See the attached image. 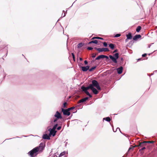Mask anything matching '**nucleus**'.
<instances>
[{
	"mask_svg": "<svg viewBox=\"0 0 157 157\" xmlns=\"http://www.w3.org/2000/svg\"><path fill=\"white\" fill-rule=\"evenodd\" d=\"M126 36L127 39L129 40L131 39L132 37L131 33H129L128 34L126 35Z\"/></svg>",
	"mask_w": 157,
	"mask_h": 157,
	"instance_id": "16",
	"label": "nucleus"
},
{
	"mask_svg": "<svg viewBox=\"0 0 157 157\" xmlns=\"http://www.w3.org/2000/svg\"><path fill=\"white\" fill-rule=\"evenodd\" d=\"M61 128V126H59L57 128V129L58 130H60Z\"/></svg>",
	"mask_w": 157,
	"mask_h": 157,
	"instance_id": "41",
	"label": "nucleus"
},
{
	"mask_svg": "<svg viewBox=\"0 0 157 157\" xmlns=\"http://www.w3.org/2000/svg\"><path fill=\"white\" fill-rule=\"evenodd\" d=\"M58 119H57V118L56 117V118L54 119L53 121L54 122H55L57 121Z\"/></svg>",
	"mask_w": 157,
	"mask_h": 157,
	"instance_id": "40",
	"label": "nucleus"
},
{
	"mask_svg": "<svg viewBox=\"0 0 157 157\" xmlns=\"http://www.w3.org/2000/svg\"><path fill=\"white\" fill-rule=\"evenodd\" d=\"M57 126H58V124H55L54 125V126H53L52 129L55 130V129L56 128V127H57Z\"/></svg>",
	"mask_w": 157,
	"mask_h": 157,
	"instance_id": "28",
	"label": "nucleus"
},
{
	"mask_svg": "<svg viewBox=\"0 0 157 157\" xmlns=\"http://www.w3.org/2000/svg\"><path fill=\"white\" fill-rule=\"evenodd\" d=\"M79 59H80V60H81V61H82V58H80Z\"/></svg>",
	"mask_w": 157,
	"mask_h": 157,
	"instance_id": "45",
	"label": "nucleus"
},
{
	"mask_svg": "<svg viewBox=\"0 0 157 157\" xmlns=\"http://www.w3.org/2000/svg\"><path fill=\"white\" fill-rule=\"evenodd\" d=\"M44 145L43 143H41L38 146L36 147L29 151L28 154L31 157L35 156L38 153L41 152L44 149Z\"/></svg>",
	"mask_w": 157,
	"mask_h": 157,
	"instance_id": "1",
	"label": "nucleus"
},
{
	"mask_svg": "<svg viewBox=\"0 0 157 157\" xmlns=\"http://www.w3.org/2000/svg\"><path fill=\"white\" fill-rule=\"evenodd\" d=\"M147 54L146 53H145L144 54H143L142 55V56L143 57H145L146 56H147Z\"/></svg>",
	"mask_w": 157,
	"mask_h": 157,
	"instance_id": "39",
	"label": "nucleus"
},
{
	"mask_svg": "<svg viewBox=\"0 0 157 157\" xmlns=\"http://www.w3.org/2000/svg\"><path fill=\"white\" fill-rule=\"evenodd\" d=\"M88 99V98L87 97L82 98L78 101V103H80L82 102H84L86 101Z\"/></svg>",
	"mask_w": 157,
	"mask_h": 157,
	"instance_id": "11",
	"label": "nucleus"
},
{
	"mask_svg": "<svg viewBox=\"0 0 157 157\" xmlns=\"http://www.w3.org/2000/svg\"><path fill=\"white\" fill-rule=\"evenodd\" d=\"M146 149V147H143L140 150V151H143L144 150Z\"/></svg>",
	"mask_w": 157,
	"mask_h": 157,
	"instance_id": "36",
	"label": "nucleus"
},
{
	"mask_svg": "<svg viewBox=\"0 0 157 157\" xmlns=\"http://www.w3.org/2000/svg\"><path fill=\"white\" fill-rule=\"evenodd\" d=\"M103 120H105L108 122H110L111 121V119L109 117H107L103 118Z\"/></svg>",
	"mask_w": 157,
	"mask_h": 157,
	"instance_id": "21",
	"label": "nucleus"
},
{
	"mask_svg": "<svg viewBox=\"0 0 157 157\" xmlns=\"http://www.w3.org/2000/svg\"><path fill=\"white\" fill-rule=\"evenodd\" d=\"M69 110L67 109H64L63 108L62 109V111L63 112V114L65 115L69 116L70 115V113Z\"/></svg>",
	"mask_w": 157,
	"mask_h": 157,
	"instance_id": "4",
	"label": "nucleus"
},
{
	"mask_svg": "<svg viewBox=\"0 0 157 157\" xmlns=\"http://www.w3.org/2000/svg\"><path fill=\"white\" fill-rule=\"evenodd\" d=\"M141 29V27L140 26H138L137 27L136 29V31L137 32H139L140 30Z\"/></svg>",
	"mask_w": 157,
	"mask_h": 157,
	"instance_id": "23",
	"label": "nucleus"
},
{
	"mask_svg": "<svg viewBox=\"0 0 157 157\" xmlns=\"http://www.w3.org/2000/svg\"><path fill=\"white\" fill-rule=\"evenodd\" d=\"M80 67L82 68V70L83 71H86L89 69L90 67L89 66H87L86 67L81 66Z\"/></svg>",
	"mask_w": 157,
	"mask_h": 157,
	"instance_id": "10",
	"label": "nucleus"
},
{
	"mask_svg": "<svg viewBox=\"0 0 157 157\" xmlns=\"http://www.w3.org/2000/svg\"><path fill=\"white\" fill-rule=\"evenodd\" d=\"M87 49L89 50H91L93 49V48L91 47H88L87 48Z\"/></svg>",
	"mask_w": 157,
	"mask_h": 157,
	"instance_id": "35",
	"label": "nucleus"
},
{
	"mask_svg": "<svg viewBox=\"0 0 157 157\" xmlns=\"http://www.w3.org/2000/svg\"><path fill=\"white\" fill-rule=\"evenodd\" d=\"M146 143L147 144V143H151L153 144L155 142V141H146Z\"/></svg>",
	"mask_w": 157,
	"mask_h": 157,
	"instance_id": "27",
	"label": "nucleus"
},
{
	"mask_svg": "<svg viewBox=\"0 0 157 157\" xmlns=\"http://www.w3.org/2000/svg\"><path fill=\"white\" fill-rule=\"evenodd\" d=\"M84 63L85 64H87L88 63V62L86 60H85L84 61Z\"/></svg>",
	"mask_w": 157,
	"mask_h": 157,
	"instance_id": "42",
	"label": "nucleus"
},
{
	"mask_svg": "<svg viewBox=\"0 0 157 157\" xmlns=\"http://www.w3.org/2000/svg\"><path fill=\"white\" fill-rule=\"evenodd\" d=\"M123 70V68L122 67L118 68L117 69V71L119 74H121L122 73Z\"/></svg>",
	"mask_w": 157,
	"mask_h": 157,
	"instance_id": "13",
	"label": "nucleus"
},
{
	"mask_svg": "<svg viewBox=\"0 0 157 157\" xmlns=\"http://www.w3.org/2000/svg\"><path fill=\"white\" fill-rule=\"evenodd\" d=\"M96 66H94V67H93L90 68V69H89V71L91 72L93 71L96 68Z\"/></svg>",
	"mask_w": 157,
	"mask_h": 157,
	"instance_id": "24",
	"label": "nucleus"
},
{
	"mask_svg": "<svg viewBox=\"0 0 157 157\" xmlns=\"http://www.w3.org/2000/svg\"><path fill=\"white\" fill-rule=\"evenodd\" d=\"M48 131L50 132L49 135H52L53 136L55 135L56 131L52 129L49 128Z\"/></svg>",
	"mask_w": 157,
	"mask_h": 157,
	"instance_id": "8",
	"label": "nucleus"
},
{
	"mask_svg": "<svg viewBox=\"0 0 157 157\" xmlns=\"http://www.w3.org/2000/svg\"><path fill=\"white\" fill-rule=\"evenodd\" d=\"M96 54L94 53H93L92 55V57L93 58H94L96 56Z\"/></svg>",
	"mask_w": 157,
	"mask_h": 157,
	"instance_id": "33",
	"label": "nucleus"
},
{
	"mask_svg": "<svg viewBox=\"0 0 157 157\" xmlns=\"http://www.w3.org/2000/svg\"><path fill=\"white\" fill-rule=\"evenodd\" d=\"M88 96H89L90 98H91L92 96L90 94V93L87 91H83Z\"/></svg>",
	"mask_w": 157,
	"mask_h": 157,
	"instance_id": "20",
	"label": "nucleus"
},
{
	"mask_svg": "<svg viewBox=\"0 0 157 157\" xmlns=\"http://www.w3.org/2000/svg\"><path fill=\"white\" fill-rule=\"evenodd\" d=\"M141 37V36L140 34L136 35L135 36H134V37L133 38V39L134 40H137L138 39L140 38Z\"/></svg>",
	"mask_w": 157,
	"mask_h": 157,
	"instance_id": "12",
	"label": "nucleus"
},
{
	"mask_svg": "<svg viewBox=\"0 0 157 157\" xmlns=\"http://www.w3.org/2000/svg\"><path fill=\"white\" fill-rule=\"evenodd\" d=\"M104 58H105L107 59H109V57L107 56H105V55H104Z\"/></svg>",
	"mask_w": 157,
	"mask_h": 157,
	"instance_id": "37",
	"label": "nucleus"
},
{
	"mask_svg": "<svg viewBox=\"0 0 157 157\" xmlns=\"http://www.w3.org/2000/svg\"><path fill=\"white\" fill-rule=\"evenodd\" d=\"M92 91L95 94H97L98 93V91L94 87H92L91 89Z\"/></svg>",
	"mask_w": 157,
	"mask_h": 157,
	"instance_id": "14",
	"label": "nucleus"
},
{
	"mask_svg": "<svg viewBox=\"0 0 157 157\" xmlns=\"http://www.w3.org/2000/svg\"><path fill=\"white\" fill-rule=\"evenodd\" d=\"M93 87H96L98 90L101 89L100 87L99 86L98 82L96 80H94L92 81V84H90Z\"/></svg>",
	"mask_w": 157,
	"mask_h": 157,
	"instance_id": "3",
	"label": "nucleus"
},
{
	"mask_svg": "<svg viewBox=\"0 0 157 157\" xmlns=\"http://www.w3.org/2000/svg\"><path fill=\"white\" fill-rule=\"evenodd\" d=\"M121 60H123V58H121Z\"/></svg>",
	"mask_w": 157,
	"mask_h": 157,
	"instance_id": "46",
	"label": "nucleus"
},
{
	"mask_svg": "<svg viewBox=\"0 0 157 157\" xmlns=\"http://www.w3.org/2000/svg\"><path fill=\"white\" fill-rule=\"evenodd\" d=\"M128 39L127 38L125 40V42H127L128 41Z\"/></svg>",
	"mask_w": 157,
	"mask_h": 157,
	"instance_id": "44",
	"label": "nucleus"
},
{
	"mask_svg": "<svg viewBox=\"0 0 157 157\" xmlns=\"http://www.w3.org/2000/svg\"><path fill=\"white\" fill-rule=\"evenodd\" d=\"M147 144L146 141H144L142 142H139V145L136 146V147H145L146 146Z\"/></svg>",
	"mask_w": 157,
	"mask_h": 157,
	"instance_id": "7",
	"label": "nucleus"
},
{
	"mask_svg": "<svg viewBox=\"0 0 157 157\" xmlns=\"http://www.w3.org/2000/svg\"><path fill=\"white\" fill-rule=\"evenodd\" d=\"M109 46L110 47V48L113 49L114 48L115 45L114 44H109Z\"/></svg>",
	"mask_w": 157,
	"mask_h": 157,
	"instance_id": "18",
	"label": "nucleus"
},
{
	"mask_svg": "<svg viewBox=\"0 0 157 157\" xmlns=\"http://www.w3.org/2000/svg\"><path fill=\"white\" fill-rule=\"evenodd\" d=\"M118 51V50L117 49L115 50L113 52V53H114L115 52H117Z\"/></svg>",
	"mask_w": 157,
	"mask_h": 157,
	"instance_id": "43",
	"label": "nucleus"
},
{
	"mask_svg": "<svg viewBox=\"0 0 157 157\" xmlns=\"http://www.w3.org/2000/svg\"><path fill=\"white\" fill-rule=\"evenodd\" d=\"M94 39H101V40H103V39L102 38L99 37H94L91 39V40H93Z\"/></svg>",
	"mask_w": 157,
	"mask_h": 157,
	"instance_id": "22",
	"label": "nucleus"
},
{
	"mask_svg": "<svg viewBox=\"0 0 157 157\" xmlns=\"http://www.w3.org/2000/svg\"><path fill=\"white\" fill-rule=\"evenodd\" d=\"M119 55L118 53H116L114 55V57L112 55H109V57L113 62L117 63V59L119 58Z\"/></svg>",
	"mask_w": 157,
	"mask_h": 157,
	"instance_id": "2",
	"label": "nucleus"
},
{
	"mask_svg": "<svg viewBox=\"0 0 157 157\" xmlns=\"http://www.w3.org/2000/svg\"><path fill=\"white\" fill-rule=\"evenodd\" d=\"M54 116L56 117L57 119H62V117L61 115V114L59 112V111H56V114H55Z\"/></svg>",
	"mask_w": 157,
	"mask_h": 157,
	"instance_id": "9",
	"label": "nucleus"
},
{
	"mask_svg": "<svg viewBox=\"0 0 157 157\" xmlns=\"http://www.w3.org/2000/svg\"><path fill=\"white\" fill-rule=\"evenodd\" d=\"M43 138L44 139L49 140L50 139V137L48 134H45L43 135Z\"/></svg>",
	"mask_w": 157,
	"mask_h": 157,
	"instance_id": "15",
	"label": "nucleus"
},
{
	"mask_svg": "<svg viewBox=\"0 0 157 157\" xmlns=\"http://www.w3.org/2000/svg\"><path fill=\"white\" fill-rule=\"evenodd\" d=\"M71 55H72V57H73V59L75 60V56L74 55V53H71Z\"/></svg>",
	"mask_w": 157,
	"mask_h": 157,
	"instance_id": "34",
	"label": "nucleus"
},
{
	"mask_svg": "<svg viewBox=\"0 0 157 157\" xmlns=\"http://www.w3.org/2000/svg\"><path fill=\"white\" fill-rule=\"evenodd\" d=\"M94 48L97 50L99 52H108L109 51V49L107 48Z\"/></svg>",
	"mask_w": 157,
	"mask_h": 157,
	"instance_id": "5",
	"label": "nucleus"
},
{
	"mask_svg": "<svg viewBox=\"0 0 157 157\" xmlns=\"http://www.w3.org/2000/svg\"><path fill=\"white\" fill-rule=\"evenodd\" d=\"M66 153V152L65 151H64L62 152H61L59 155V156H62L63 155H64Z\"/></svg>",
	"mask_w": 157,
	"mask_h": 157,
	"instance_id": "26",
	"label": "nucleus"
},
{
	"mask_svg": "<svg viewBox=\"0 0 157 157\" xmlns=\"http://www.w3.org/2000/svg\"><path fill=\"white\" fill-rule=\"evenodd\" d=\"M92 87V86L90 84L89 86L86 87L82 86L81 87V89L82 90V91H87L89 89L91 90Z\"/></svg>",
	"mask_w": 157,
	"mask_h": 157,
	"instance_id": "6",
	"label": "nucleus"
},
{
	"mask_svg": "<svg viewBox=\"0 0 157 157\" xmlns=\"http://www.w3.org/2000/svg\"><path fill=\"white\" fill-rule=\"evenodd\" d=\"M98 41L96 40H94L91 41L89 43V44H91L92 43H94L95 44H97L98 43Z\"/></svg>",
	"mask_w": 157,
	"mask_h": 157,
	"instance_id": "19",
	"label": "nucleus"
},
{
	"mask_svg": "<svg viewBox=\"0 0 157 157\" xmlns=\"http://www.w3.org/2000/svg\"><path fill=\"white\" fill-rule=\"evenodd\" d=\"M75 107L74 106L72 107H70V108H68V110H69V111H70L71 110L73 109H74Z\"/></svg>",
	"mask_w": 157,
	"mask_h": 157,
	"instance_id": "30",
	"label": "nucleus"
},
{
	"mask_svg": "<svg viewBox=\"0 0 157 157\" xmlns=\"http://www.w3.org/2000/svg\"><path fill=\"white\" fill-rule=\"evenodd\" d=\"M121 36V34H116L114 37H119Z\"/></svg>",
	"mask_w": 157,
	"mask_h": 157,
	"instance_id": "29",
	"label": "nucleus"
},
{
	"mask_svg": "<svg viewBox=\"0 0 157 157\" xmlns=\"http://www.w3.org/2000/svg\"><path fill=\"white\" fill-rule=\"evenodd\" d=\"M104 58H105L107 59H109V57L107 56H105V55H104Z\"/></svg>",
	"mask_w": 157,
	"mask_h": 157,
	"instance_id": "38",
	"label": "nucleus"
},
{
	"mask_svg": "<svg viewBox=\"0 0 157 157\" xmlns=\"http://www.w3.org/2000/svg\"><path fill=\"white\" fill-rule=\"evenodd\" d=\"M104 58V55H101L97 57L95 59L96 60H99L101 59Z\"/></svg>",
	"mask_w": 157,
	"mask_h": 157,
	"instance_id": "17",
	"label": "nucleus"
},
{
	"mask_svg": "<svg viewBox=\"0 0 157 157\" xmlns=\"http://www.w3.org/2000/svg\"><path fill=\"white\" fill-rule=\"evenodd\" d=\"M83 44L82 43H80L78 44V48H80L82 46H83Z\"/></svg>",
	"mask_w": 157,
	"mask_h": 157,
	"instance_id": "25",
	"label": "nucleus"
},
{
	"mask_svg": "<svg viewBox=\"0 0 157 157\" xmlns=\"http://www.w3.org/2000/svg\"><path fill=\"white\" fill-rule=\"evenodd\" d=\"M67 103L66 102H65L63 104V107L64 108H65L66 107V106L67 105Z\"/></svg>",
	"mask_w": 157,
	"mask_h": 157,
	"instance_id": "31",
	"label": "nucleus"
},
{
	"mask_svg": "<svg viewBox=\"0 0 157 157\" xmlns=\"http://www.w3.org/2000/svg\"><path fill=\"white\" fill-rule=\"evenodd\" d=\"M104 46L105 47H106L107 46V44L106 42H104L103 43Z\"/></svg>",
	"mask_w": 157,
	"mask_h": 157,
	"instance_id": "32",
	"label": "nucleus"
}]
</instances>
